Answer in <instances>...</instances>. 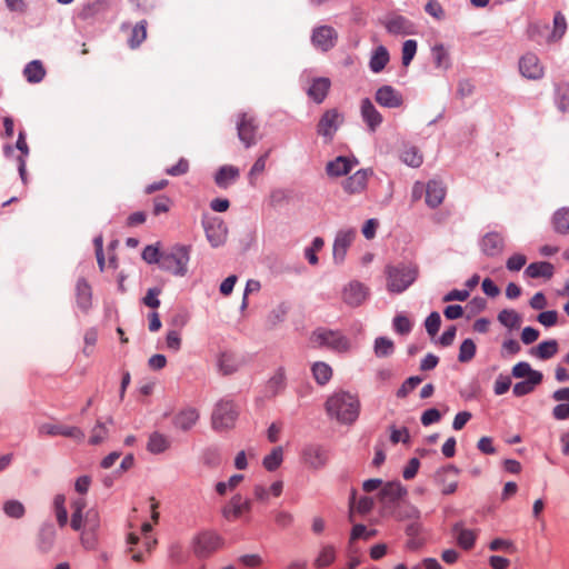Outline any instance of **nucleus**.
<instances>
[{"label":"nucleus","instance_id":"19","mask_svg":"<svg viewBox=\"0 0 569 569\" xmlns=\"http://www.w3.org/2000/svg\"><path fill=\"white\" fill-rule=\"evenodd\" d=\"M302 459L310 468L320 469L327 463L328 455L323 447L309 445L302 451Z\"/></svg>","mask_w":569,"mask_h":569},{"label":"nucleus","instance_id":"36","mask_svg":"<svg viewBox=\"0 0 569 569\" xmlns=\"http://www.w3.org/2000/svg\"><path fill=\"white\" fill-rule=\"evenodd\" d=\"M23 76L30 83H38L42 81L46 76L43 64L39 60L29 62L23 69Z\"/></svg>","mask_w":569,"mask_h":569},{"label":"nucleus","instance_id":"17","mask_svg":"<svg viewBox=\"0 0 569 569\" xmlns=\"http://www.w3.org/2000/svg\"><path fill=\"white\" fill-rule=\"evenodd\" d=\"M341 122L342 118L337 109L327 110L319 120L317 132L320 136L331 139Z\"/></svg>","mask_w":569,"mask_h":569},{"label":"nucleus","instance_id":"35","mask_svg":"<svg viewBox=\"0 0 569 569\" xmlns=\"http://www.w3.org/2000/svg\"><path fill=\"white\" fill-rule=\"evenodd\" d=\"M558 352V342L556 340H547L540 342L537 347L530 350V355L541 360L552 358Z\"/></svg>","mask_w":569,"mask_h":569},{"label":"nucleus","instance_id":"57","mask_svg":"<svg viewBox=\"0 0 569 569\" xmlns=\"http://www.w3.org/2000/svg\"><path fill=\"white\" fill-rule=\"evenodd\" d=\"M417 52V41L416 40H406L402 44V64L408 67L412 59L415 58Z\"/></svg>","mask_w":569,"mask_h":569},{"label":"nucleus","instance_id":"13","mask_svg":"<svg viewBox=\"0 0 569 569\" xmlns=\"http://www.w3.org/2000/svg\"><path fill=\"white\" fill-rule=\"evenodd\" d=\"M39 433L46 436H63L72 438L78 442L84 439L83 431L78 427H69L63 425L43 423L39 427Z\"/></svg>","mask_w":569,"mask_h":569},{"label":"nucleus","instance_id":"56","mask_svg":"<svg viewBox=\"0 0 569 569\" xmlns=\"http://www.w3.org/2000/svg\"><path fill=\"white\" fill-rule=\"evenodd\" d=\"M201 461L209 468H217L221 463V456L217 448H207L201 455Z\"/></svg>","mask_w":569,"mask_h":569},{"label":"nucleus","instance_id":"47","mask_svg":"<svg viewBox=\"0 0 569 569\" xmlns=\"http://www.w3.org/2000/svg\"><path fill=\"white\" fill-rule=\"evenodd\" d=\"M311 370L313 378L321 386L326 385L332 377V369L326 362H316Z\"/></svg>","mask_w":569,"mask_h":569},{"label":"nucleus","instance_id":"11","mask_svg":"<svg viewBox=\"0 0 569 569\" xmlns=\"http://www.w3.org/2000/svg\"><path fill=\"white\" fill-rule=\"evenodd\" d=\"M338 40L337 31L330 26H320L316 28L311 36L312 44L321 51L332 49Z\"/></svg>","mask_w":569,"mask_h":569},{"label":"nucleus","instance_id":"15","mask_svg":"<svg viewBox=\"0 0 569 569\" xmlns=\"http://www.w3.org/2000/svg\"><path fill=\"white\" fill-rule=\"evenodd\" d=\"M368 288L358 281H351L343 288L342 299L350 307H358L368 298Z\"/></svg>","mask_w":569,"mask_h":569},{"label":"nucleus","instance_id":"5","mask_svg":"<svg viewBox=\"0 0 569 569\" xmlns=\"http://www.w3.org/2000/svg\"><path fill=\"white\" fill-rule=\"evenodd\" d=\"M223 545V539L214 531H202L196 535L191 541L193 553L198 558H208L219 550Z\"/></svg>","mask_w":569,"mask_h":569},{"label":"nucleus","instance_id":"42","mask_svg":"<svg viewBox=\"0 0 569 569\" xmlns=\"http://www.w3.org/2000/svg\"><path fill=\"white\" fill-rule=\"evenodd\" d=\"M499 322L508 329H518L522 322L521 316L513 309H503L498 315Z\"/></svg>","mask_w":569,"mask_h":569},{"label":"nucleus","instance_id":"38","mask_svg":"<svg viewBox=\"0 0 569 569\" xmlns=\"http://www.w3.org/2000/svg\"><path fill=\"white\" fill-rule=\"evenodd\" d=\"M389 62V52L383 46H379L371 56L369 67L371 71L378 73L385 69Z\"/></svg>","mask_w":569,"mask_h":569},{"label":"nucleus","instance_id":"44","mask_svg":"<svg viewBox=\"0 0 569 569\" xmlns=\"http://www.w3.org/2000/svg\"><path fill=\"white\" fill-rule=\"evenodd\" d=\"M53 509L57 522L60 528L66 527L68 523V511L66 508V496L62 493H59L53 499Z\"/></svg>","mask_w":569,"mask_h":569},{"label":"nucleus","instance_id":"41","mask_svg":"<svg viewBox=\"0 0 569 569\" xmlns=\"http://www.w3.org/2000/svg\"><path fill=\"white\" fill-rule=\"evenodd\" d=\"M56 529L53 525H43L39 532L38 543L42 551H48L52 548L56 540Z\"/></svg>","mask_w":569,"mask_h":569},{"label":"nucleus","instance_id":"26","mask_svg":"<svg viewBox=\"0 0 569 569\" xmlns=\"http://www.w3.org/2000/svg\"><path fill=\"white\" fill-rule=\"evenodd\" d=\"M331 87V82L329 78L320 77L312 79L308 90L307 94L310 99H312L316 103H321Z\"/></svg>","mask_w":569,"mask_h":569},{"label":"nucleus","instance_id":"31","mask_svg":"<svg viewBox=\"0 0 569 569\" xmlns=\"http://www.w3.org/2000/svg\"><path fill=\"white\" fill-rule=\"evenodd\" d=\"M551 224L556 233L561 236L569 234V208L558 209L551 218Z\"/></svg>","mask_w":569,"mask_h":569},{"label":"nucleus","instance_id":"14","mask_svg":"<svg viewBox=\"0 0 569 569\" xmlns=\"http://www.w3.org/2000/svg\"><path fill=\"white\" fill-rule=\"evenodd\" d=\"M355 229L340 230L333 242V260L337 263L343 262L348 248L351 246L356 238Z\"/></svg>","mask_w":569,"mask_h":569},{"label":"nucleus","instance_id":"43","mask_svg":"<svg viewBox=\"0 0 569 569\" xmlns=\"http://www.w3.org/2000/svg\"><path fill=\"white\" fill-rule=\"evenodd\" d=\"M218 368L223 375H231L238 369L236 356L231 352H221L218 358Z\"/></svg>","mask_w":569,"mask_h":569},{"label":"nucleus","instance_id":"64","mask_svg":"<svg viewBox=\"0 0 569 569\" xmlns=\"http://www.w3.org/2000/svg\"><path fill=\"white\" fill-rule=\"evenodd\" d=\"M161 254L159 248L157 246H147L142 251V259L147 263H159L161 260Z\"/></svg>","mask_w":569,"mask_h":569},{"label":"nucleus","instance_id":"50","mask_svg":"<svg viewBox=\"0 0 569 569\" xmlns=\"http://www.w3.org/2000/svg\"><path fill=\"white\" fill-rule=\"evenodd\" d=\"M3 512L10 518L20 519L24 516L26 508L19 500L10 499L3 503Z\"/></svg>","mask_w":569,"mask_h":569},{"label":"nucleus","instance_id":"37","mask_svg":"<svg viewBox=\"0 0 569 569\" xmlns=\"http://www.w3.org/2000/svg\"><path fill=\"white\" fill-rule=\"evenodd\" d=\"M542 377V373H535L531 379L517 382L512 389L513 395L517 397H522L531 393L535 390V387L541 383Z\"/></svg>","mask_w":569,"mask_h":569},{"label":"nucleus","instance_id":"52","mask_svg":"<svg viewBox=\"0 0 569 569\" xmlns=\"http://www.w3.org/2000/svg\"><path fill=\"white\" fill-rule=\"evenodd\" d=\"M395 346L393 342L386 338L379 337L375 341V353L377 357H388L393 353Z\"/></svg>","mask_w":569,"mask_h":569},{"label":"nucleus","instance_id":"18","mask_svg":"<svg viewBox=\"0 0 569 569\" xmlns=\"http://www.w3.org/2000/svg\"><path fill=\"white\" fill-rule=\"evenodd\" d=\"M357 164L356 158L339 156L327 163L326 172L329 177L338 178L348 174Z\"/></svg>","mask_w":569,"mask_h":569},{"label":"nucleus","instance_id":"33","mask_svg":"<svg viewBox=\"0 0 569 569\" xmlns=\"http://www.w3.org/2000/svg\"><path fill=\"white\" fill-rule=\"evenodd\" d=\"M337 551L332 545H323L313 560V566L317 569H323L329 567L336 561Z\"/></svg>","mask_w":569,"mask_h":569},{"label":"nucleus","instance_id":"59","mask_svg":"<svg viewBox=\"0 0 569 569\" xmlns=\"http://www.w3.org/2000/svg\"><path fill=\"white\" fill-rule=\"evenodd\" d=\"M325 244V241L320 237H316L312 241V244L310 248H307L305 250V257L311 264L318 263V257L316 254L317 251H320Z\"/></svg>","mask_w":569,"mask_h":569},{"label":"nucleus","instance_id":"10","mask_svg":"<svg viewBox=\"0 0 569 569\" xmlns=\"http://www.w3.org/2000/svg\"><path fill=\"white\" fill-rule=\"evenodd\" d=\"M237 130L238 137L246 148H250L257 143L256 134L258 124L252 116L241 113L237 122Z\"/></svg>","mask_w":569,"mask_h":569},{"label":"nucleus","instance_id":"7","mask_svg":"<svg viewBox=\"0 0 569 569\" xmlns=\"http://www.w3.org/2000/svg\"><path fill=\"white\" fill-rule=\"evenodd\" d=\"M252 509V500L237 493L230 498L228 503L222 508V516L229 521L241 519Z\"/></svg>","mask_w":569,"mask_h":569},{"label":"nucleus","instance_id":"60","mask_svg":"<svg viewBox=\"0 0 569 569\" xmlns=\"http://www.w3.org/2000/svg\"><path fill=\"white\" fill-rule=\"evenodd\" d=\"M355 492L352 493L351 496V499H350V505H351V508H356L358 512L362 513V515H366L368 512H370L373 508V499L370 498V497H361L357 505H355Z\"/></svg>","mask_w":569,"mask_h":569},{"label":"nucleus","instance_id":"16","mask_svg":"<svg viewBox=\"0 0 569 569\" xmlns=\"http://www.w3.org/2000/svg\"><path fill=\"white\" fill-rule=\"evenodd\" d=\"M372 176L371 169H360L356 171L352 176L347 178L343 183V190L348 194L361 193L366 190L368 180Z\"/></svg>","mask_w":569,"mask_h":569},{"label":"nucleus","instance_id":"3","mask_svg":"<svg viewBox=\"0 0 569 569\" xmlns=\"http://www.w3.org/2000/svg\"><path fill=\"white\" fill-rule=\"evenodd\" d=\"M387 289L393 293H401L409 288L418 277V267H388Z\"/></svg>","mask_w":569,"mask_h":569},{"label":"nucleus","instance_id":"40","mask_svg":"<svg viewBox=\"0 0 569 569\" xmlns=\"http://www.w3.org/2000/svg\"><path fill=\"white\" fill-rule=\"evenodd\" d=\"M77 303L78 306L87 311L91 306V288L89 283L80 279L77 282Z\"/></svg>","mask_w":569,"mask_h":569},{"label":"nucleus","instance_id":"25","mask_svg":"<svg viewBox=\"0 0 569 569\" xmlns=\"http://www.w3.org/2000/svg\"><path fill=\"white\" fill-rule=\"evenodd\" d=\"M446 197V187L441 181L430 180L426 184V203L430 208L440 206Z\"/></svg>","mask_w":569,"mask_h":569},{"label":"nucleus","instance_id":"27","mask_svg":"<svg viewBox=\"0 0 569 569\" xmlns=\"http://www.w3.org/2000/svg\"><path fill=\"white\" fill-rule=\"evenodd\" d=\"M199 417L200 413L196 408H186L174 416L173 425L182 431H188L198 422Z\"/></svg>","mask_w":569,"mask_h":569},{"label":"nucleus","instance_id":"28","mask_svg":"<svg viewBox=\"0 0 569 569\" xmlns=\"http://www.w3.org/2000/svg\"><path fill=\"white\" fill-rule=\"evenodd\" d=\"M240 176V171L234 166H222L214 176V182L219 188L227 189Z\"/></svg>","mask_w":569,"mask_h":569},{"label":"nucleus","instance_id":"23","mask_svg":"<svg viewBox=\"0 0 569 569\" xmlns=\"http://www.w3.org/2000/svg\"><path fill=\"white\" fill-rule=\"evenodd\" d=\"M552 399L559 402L552 409V416L556 420L569 419V387L560 388L552 393Z\"/></svg>","mask_w":569,"mask_h":569},{"label":"nucleus","instance_id":"49","mask_svg":"<svg viewBox=\"0 0 569 569\" xmlns=\"http://www.w3.org/2000/svg\"><path fill=\"white\" fill-rule=\"evenodd\" d=\"M556 104L562 112L569 109V83L560 82L556 84Z\"/></svg>","mask_w":569,"mask_h":569},{"label":"nucleus","instance_id":"55","mask_svg":"<svg viewBox=\"0 0 569 569\" xmlns=\"http://www.w3.org/2000/svg\"><path fill=\"white\" fill-rule=\"evenodd\" d=\"M108 435H109V430H108L106 423L98 420L96 422L94 427L91 429L89 442L91 445H99L107 439Z\"/></svg>","mask_w":569,"mask_h":569},{"label":"nucleus","instance_id":"22","mask_svg":"<svg viewBox=\"0 0 569 569\" xmlns=\"http://www.w3.org/2000/svg\"><path fill=\"white\" fill-rule=\"evenodd\" d=\"M503 237L496 231L486 233L480 242L481 251L488 257L499 256L503 250Z\"/></svg>","mask_w":569,"mask_h":569},{"label":"nucleus","instance_id":"30","mask_svg":"<svg viewBox=\"0 0 569 569\" xmlns=\"http://www.w3.org/2000/svg\"><path fill=\"white\" fill-rule=\"evenodd\" d=\"M555 268L552 263L548 261H540V262H532L530 263L526 270L525 273L529 278L537 279V278H546L550 279L553 276Z\"/></svg>","mask_w":569,"mask_h":569},{"label":"nucleus","instance_id":"32","mask_svg":"<svg viewBox=\"0 0 569 569\" xmlns=\"http://www.w3.org/2000/svg\"><path fill=\"white\" fill-rule=\"evenodd\" d=\"M171 446L169 437L158 431L149 436L147 450L153 455H159L168 450Z\"/></svg>","mask_w":569,"mask_h":569},{"label":"nucleus","instance_id":"1","mask_svg":"<svg viewBox=\"0 0 569 569\" xmlns=\"http://www.w3.org/2000/svg\"><path fill=\"white\" fill-rule=\"evenodd\" d=\"M326 410L331 418L339 422L352 423L359 416L360 402L356 396L340 391L328 398Z\"/></svg>","mask_w":569,"mask_h":569},{"label":"nucleus","instance_id":"8","mask_svg":"<svg viewBox=\"0 0 569 569\" xmlns=\"http://www.w3.org/2000/svg\"><path fill=\"white\" fill-rule=\"evenodd\" d=\"M407 495V489L399 481L386 483L380 490L379 497L382 508L393 511L399 501Z\"/></svg>","mask_w":569,"mask_h":569},{"label":"nucleus","instance_id":"62","mask_svg":"<svg viewBox=\"0 0 569 569\" xmlns=\"http://www.w3.org/2000/svg\"><path fill=\"white\" fill-rule=\"evenodd\" d=\"M422 379L418 376H413L408 378L402 386L397 391L398 398L407 397L418 385H420Z\"/></svg>","mask_w":569,"mask_h":569},{"label":"nucleus","instance_id":"12","mask_svg":"<svg viewBox=\"0 0 569 569\" xmlns=\"http://www.w3.org/2000/svg\"><path fill=\"white\" fill-rule=\"evenodd\" d=\"M519 71L522 77L538 80L543 77L545 70L539 58L531 52L523 54L519 60Z\"/></svg>","mask_w":569,"mask_h":569},{"label":"nucleus","instance_id":"4","mask_svg":"<svg viewBox=\"0 0 569 569\" xmlns=\"http://www.w3.org/2000/svg\"><path fill=\"white\" fill-rule=\"evenodd\" d=\"M190 248L187 246H176L170 252L161 254L160 268L176 276H184L190 259Z\"/></svg>","mask_w":569,"mask_h":569},{"label":"nucleus","instance_id":"48","mask_svg":"<svg viewBox=\"0 0 569 569\" xmlns=\"http://www.w3.org/2000/svg\"><path fill=\"white\" fill-rule=\"evenodd\" d=\"M270 153H271V149L267 150L264 153H262L256 160V162L251 167V169H250V171L248 173L249 183L251 186H256L257 177L260 176L264 171L266 164H267V160H268Z\"/></svg>","mask_w":569,"mask_h":569},{"label":"nucleus","instance_id":"6","mask_svg":"<svg viewBox=\"0 0 569 569\" xmlns=\"http://www.w3.org/2000/svg\"><path fill=\"white\" fill-rule=\"evenodd\" d=\"M311 341L317 347H328L336 351H346L349 347L348 340L340 332L328 329L313 331Z\"/></svg>","mask_w":569,"mask_h":569},{"label":"nucleus","instance_id":"34","mask_svg":"<svg viewBox=\"0 0 569 569\" xmlns=\"http://www.w3.org/2000/svg\"><path fill=\"white\" fill-rule=\"evenodd\" d=\"M147 26V20H141L131 28L130 34L128 37V46L131 49L139 48L140 44L146 40Z\"/></svg>","mask_w":569,"mask_h":569},{"label":"nucleus","instance_id":"9","mask_svg":"<svg viewBox=\"0 0 569 569\" xmlns=\"http://www.w3.org/2000/svg\"><path fill=\"white\" fill-rule=\"evenodd\" d=\"M203 228L210 244L214 248L222 246L228 236V229L223 220L218 217H211L203 220Z\"/></svg>","mask_w":569,"mask_h":569},{"label":"nucleus","instance_id":"46","mask_svg":"<svg viewBox=\"0 0 569 569\" xmlns=\"http://www.w3.org/2000/svg\"><path fill=\"white\" fill-rule=\"evenodd\" d=\"M283 460V450L281 447H274L272 451L262 460V466L268 471L277 470Z\"/></svg>","mask_w":569,"mask_h":569},{"label":"nucleus","instance_id":"39","mask_svg":"<svg viewBox=\"0 0 569 569\" xmlns=\"http://www.w3.org/2000/svg\"><path fill=\"white\" fill-rule=\"evenodd\" d=\"M431 52L437 69L446 71L451 67L450 54L443 44H436Z\"/></svg>","mask_w":569,"mask_h":569},{"label":"nucleus","instance_id":"24","mask_svg":"<svg viewBox=\"0 0 569 569\" xmlns=\"http://www.w3.org/2000/svg\"><path fill=\"white\" fill-rule=\"evenodd\" d=\"M385 27L389 33L397 36L412 34L415 32L412 22L398 14L387 18Z\"/></svg>","mask_w":569,"mask_h":569},{"label":"nucleus","instance_id":"61","mask_svg":"<svg viewBox=\"0 0 569 569\" xmlns=\"http://www.w3.org/2000/svg\"><path fill=\"white\" fill-rule=\"evenodd\" d=\"M441 318L437 311L431 312L426 321L425 327L429 336L435 337L440 329Z\"/></svg>","mask_w":569,"mask_h":569},{"label":"nucleus","instance_id":"54","mask_svg":"<svg viewBox=\"0 0 569 569\" xmlns=\"http://www.w3.org/2000/svg\"><path fill=\"white\" fill-rule=\"evenodd\" d=\"M106 9V1L104 0H94L92 2H88L84 4L79 13L80 18L82 19H89L92 18L94 14L103 11Z\"/></svg>","mask_w":569,"mask_h":569},{"label":"nucleus","instance_id":"53","mask_svg":"<svg viewBox=\"0 0 569 569\" xmlns=\"http://www.w3.org/2000/svg\"><path fill=\"white\" fill-rule=\"evenodd\" d=\"M476 343L472 339H465L459 348L458 360L460 362H469L476 355Z\"/></svg>","mask_w":569,"mask_h":569},{"label":"nucleus","instance_id":"29","mask_svg":"<svg viewBox=\"0 0 569 569\" xmlns=\"http://www.w3.org/2000/svg\"><path fill=\"white\" fill-rule=\"evenodd\" d=\"M452 531L456 535L457 543L465 550L475 546L477 535L473 530L466 529L461 522L453 525Z\"/></svg>","mask_w":569,"mask_h":569},{"label":"nucleus","instance_id":"45","mask_svg":"<svg viewBox=\"0 0 569 569\" xmlns=\"http://www.w3.org/2000/svg\"><path fill=\"white\" fill-rule=\"evenodd\" d=\"M567 31V21L561 12H557L553 17V29L547 38L548 42H556L560 40Z\"/></svg>","mask_w":569,"mask_h":569},{"label":"nucleus","instance_id":"21","mask_svg":"<svg viewBox=\"0 0 569 569\" xmlns=\"http://www.w3.org/2000/svg\"><path fill=\"white\" fill-rule=\"evenodd\" d=\"M360 111L368 129L371 132H375L377 128L382 123V114L376 109L371 100L368 98L361 100Z\"/></svg>","mask_w":569,"mask_h":569},{"label":"nucleus","instance_id":"2","mask_svg":"<svg viewBox=\"0 0 569 569\" xmlns=\"http://www.w3.org/2000/svg\"><path fill=\"white\" fill-rule=\"evenodd\" d=\"M239 416L238 406L227 399L219 400L211 413V427L218 432L231 430L236 426Z\"/></svg>","mask_w":569,"mask_h":569},{"label":"nucleus","instance_id":"20","mask_svg":"<svg viewBox=\"0 0 569 569\" xmlns=\"http://www.w3.org/2000/svg\"><path fill=\"white\" fill-rule=\"evenodd\" d=\"M376 101L386 108H398L403 103L402 94L391 86H382L376 91Z\"/></svg>","mask_w":569,"mask_h":569},{"label":"nucleus","instance_id":"51","mask_svg":"<svg viewBox=\"0 0 569 569\" xmlns=\"http://www.w3.org/2000/svg\"><path fill=\"white\" fill-rule=\"evenodd\" d=\"M400 158L406 164L413 168H418L422 163V154L416 147L405 148Z\"/></svg>","mask_w":569,"mask_h":569},{"label":"nucleus","instance_id":"58","mask_svg":"<svg viewBox=\"0 0 569 569\" xmlns=\"http://www.w3.org/2000/svg\"><path fill=\"white\" fill-rule=\"evenodd\" d=\"M535 373H541L540 371L533 370L528 362H518L512 368V376L516 378L531 379Z\"/></svg>","mask_w":569,"mask_h":569},{"label":"nucleus","instance_id":"63","mask_svg":"<svg viewBox=\"0 0 569 569\" xmlns=\"http://www.w3.org/2000/svg\"><path fill=\"white\" fill-rule=\"evenodd\" d=\"M393 328L398 333L407 335L410 332L412 325L406 316L398 315L393 319Z\"/></svg>","mask_w":569,"mask_h":569}]
</instances>
